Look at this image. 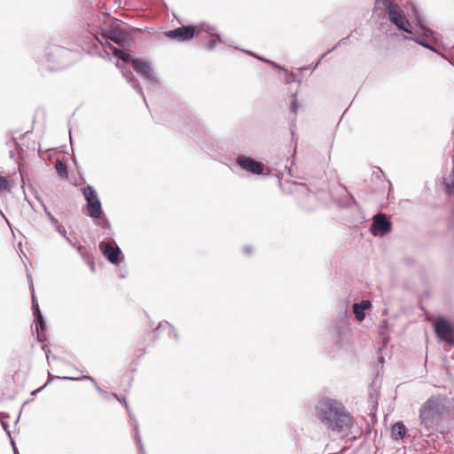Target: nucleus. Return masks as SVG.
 Segmentation results:
<instances>
[{"label": "nucleus", "instance_id": "1", "mask_svg": "<svg viewBox=\"0 0 454 454\" xmlns=\"http://www.w3.org/2000/svg\"><path fill=\"white\" fill-rule=\"evenodd\" d=\"M384 7L387 12L389 21L395 25L398 30L411 35L406 39L411 40L423 48L440 54L436 48L442 42V36L438 32L427 27L422 15L416 10H413L415 16V25L419 28V35H413L411 26L403 10L393 0H376L374 8Z\"/></svg>", "mask_w": 454, "mask_h": 454}, {"label": "nucleus", "instance_id": "2", "mask_svg": "<svg viewBox=\"0 0 454 454\" xmlns=\"http://www.w3.org/2000/svg\"><path fill=\"white\" fill-rule=\"evenodd\" d=\"M316 415L330 431L347 434L354 425V419L344 404L334 398L324 397L316 405Z\"/></svg>", "mask_w": 454, "mask_h": 454}, {"label": "nucleus", "instance_id": "3", "mask_svg": "<svg viewBox=\"0 0 454 454\" xmlns=\"http://www.w3.org/2000/svg\"><path fill=\"white\" fill-rule=\"evenodd\" d=\"M101 35L105 42H102L98 37H96V39L102 45L104 53L108 58L110 54H113L118 59L129 64L132 51L128 49H120L112 45V43H115L120 47H123L129 41V35L123 31L121 27L116 25L102 30Z\"/></svg>", "mask_w": 454, "mask_h": 454}, {"label": "nucleus", "instance_id": "4", "mask_svg": "<svg viewBox=\"0 0 454 454\" xmlns=\"http://www.w3.org/2000/svg\"><path fill=\"white\" fill-rule=\"evenodd\" d=\"M37 62L49 71H56L68 67L73 62V52L65 47L49 43Z\"/></svg>", "mask_w": 454, "mask_h": 454}, {"label": "nucleus", "instance_id": "5", "mask_svg": "<svg viewBox=\"0 0 454 454\" xmlns=\"http://www.w3.org/2000/svg\"><path fill=\"white\" fill-rule=\"evenodd\" d=\"M447 409V399L442 395L428 398L420 407L419 418L421 425L427 429L433 427L436 419H440Z\"/></svg>", "mask_w": 454, "mask_h": 454}, {"label": "nucleus", "instance_id": "6", "mask_svg": "<svg viewBox=\"0 0 454 454\" xmlns=\"http://www.w3.org/2000/svg\"><path fill=\"white\" fill-rule=\"evenodd\" d=\"M134 70L138 74L143 80L153 87H158L160 85L159 79L153 73L151 64L148 61L141 59H132V53L130 54V61Z\"/></svg>", "mask_w": 454, "mask_h": 454}, {"label": "nucleus", "instance_id": "7", "mask_svg": "<svg viewBox=\"0 0 454 454\" xmlns=\"http://www.w3.org/2000/svg\"><path fill=\"white\" fill-rule=\"evenodd\" d=\"M27 278L29 279V282H30V285H29V288L31 290V293H32V308H33V313H34V316H35V322H36V325H35V329H36V339L39 342L41 343H43L44 340H45V330H46V323H45V320L41 313V310L39 309V305L38 303L36 302L35 299V294H34V285H33V281H32V277L30 274L27 275Z\"/></svg>", "mask_w": 454, "mask_h": 454}, {"label": "nucleus", "instance_id": "8", "mask_svg": "<svg viewBox=\"0 0 454 454\" xmlns=\"http://www.w3.org/2000/svg\"><path fill=\"white\" fill-rule=\"evenodd\" d=\"M434 329L441 340L454 346V325L448 319L438 317L434 323Z\"/></svg>", "mask_w": 454, "mask_h": 454}, {"label": "nucleus", "instance_id": "9", "mask_svg": "<svg viewBox=\"0 0 454 454\" xmlns=\"http://www.w3.org/2000/svg\"><path fill=\"white\" fill-rule=\"evenodd\" d=\"M236 163L241 169L254 175H262L265 170V165L263 163L243 154H239L236 157Z\"/></svg>", "mask_w": 454, "mask_h": 454}, {"label": "nucleus", "instance_id": "10", "mask_svg": "<svg viewBox=\"0 0 454 454\" xmlns=\"http://www.w3.org/2000/svg\"><path fill=\"white\" fill-rule=\"evenodd\" d=\"M84 379H87L90 381H92L94 383V385L96 386V388L97 390L98 391V393L102 395V397L106 400H109L110 397H113L114 399H116L117 401L119 402H123L124 405H125V408L126 410L128 411V413L129 415V418L131 419H134V422H135V425H134V429H135V432H136V438H137V443L139 445V448H140V450L142 452H144V448H143V445H142V442H141V437L139 435V431H138V425H137V420L134 419V416L133 414L131 413L130 410H129V406L126 401L125 398H122L121 399L116 394L113 393L111 395L107 394L106 391H104L102 388H100L98 384L95 382V380L90 377V376H84L83 377Z\"/></svg>", "mask_w": 454, "mask_h": 454}, {"label": "nucleus", "instance_id": "11", "mask_svg": "<svg viewBox=\"0 0 454 454\" xmlns=\"http://www.w3.org/2000/svg\"><path fill=\"white\" fill-rule=\"evenodd\" d=\"M196 27L193 25L181 26L165 32V36L170 40L185 42L194 37Z\"/></svg>", "mask_w": 454, "mask_h": 454}, {"label": "nucleus", "instance_id": "12", "mask_svg": "<svg viewBox=\"0 0 454 454\" xmlns=\"http://www.w3.org/2000/svg\"><path fill=\"white\" fill-rule=\"evenodd\" d=\"M98 247L102 254L107 259V261L114 265H117L121 262V258H124L121 248L115 244H112L106 241H101Z\"/></svg>", "mask_w": 454, "mask_h": 454}, {"label": "nucleus", "instance_id": "13", "mask_svg": "<svg viewBox=\"0 0 454 454\" xmlns=\"http://www.w3.org/2000/svg\"><path fill=\"white\" fill-rule=\"evenodd\" d=\"M392 230V223L385 214H378L374 215L371 224L370 231L374 236H384Z\"/></svg>", "mask_w": 454, "mask_h": 454}, {"label": "nucleus", "instance_id": "14", "mask_svg": "<svg viewBox=\"0 0 454 454\" xmlns=\"http://www.w3.org/2000/svg\"><path fill=\"white\" fill-rule=\"evenodd\" d=\"M333 334L335 337V342L338 346L343 347L348 342L351 335V328L348 325H340L339 324H333Z\"/></svg>", "mask_w": 454, "mask_h": 454}, {"label": "nucleus", "instance_id": "15", "mask_svg": "<svg viewBox=\"0 0 454 454\" xmlns=\"http://www.w3.org/2000/svg\"><path fill=\"white\" fill-rule=\"evenodd\" d=\"M117 67L119 68H121V74L126 78L127 82L142 97L144 102L146 103V99H145V94L143 92V90H142L141 86L139 85V83L137 82V81L133 76L132 72L124 67L119 66L118 64H117Z\"/></svg>", "mask_w": 454, "mask_h": 454}, {"label": "nucleus", "instance_id": "16", "mask_svg": "<svg viewBox=\"0 0 454 454\" xmlns=\"http://www.w3.org/2000/svg\"><path fill=\"white\" fill-rule=\"evenodd\" d=\"M372 307V302L369 300H363L360 302L353 304V313L357 321L362 322L365 318V310Z\"/></svg>", "mask_w": 454, "mask_h": 454}, {"label": "nucleus", "instance_id": "17", "mask_svg": "<svg viewBox=\"0 0 454 454\" xmlns=\"http://www.w3.org/2000/svg\"><path fill=\"white\" fill-rule=\"evenodd\" d=\"M88 215L94 219H99L104 215L100 200L87 204Z\"/></svg>", "mask_w": 454, "mask_h": 454}, {"label": "nucleus", "instance_id": "18", "mask_svg": "<svg viewBox=\"0 0 454 454\" xmlns=\"http://www.w3.org/2000/svg\"><path fill=\"white\" fill-rule=\"evenodd\" d=\"M161 330H167L168 336L170 338H173L176 341H178L179 336L177 331L170 323H168V321H162L158 325L154 331L159 332Z\"/></svg>", "mask_w": 454, "mask_h": 454}, {"label": "nucleus", "instance_id": "19", "mask_svg": "<svg viewBox=\"0 0 454 454\" xmlns=\"http://www.w3.org/2000/svg\"><path fill=\"white\" fill-rule=\"evenodd\" d=\"M82 192L87 204L99 200L97 191L90 184L83 186L82 188Z\"/></svg>", "mask_w": 454, "mask_h": 454}, {"label": "nucleus", "instance_id": "20", "mask_svg": "<svg viewBox=\"0 0 454 454\" xmlns=\"http://www.w3.org/2000/svg\"><path fill=\"white\" fill-rule=\"evenodd\" d=\"M405 433L406 428L403 422H397L392 426L391 435L394 440L398 441L403 439Z\"/></svg>", "mask_w": 454, "mask_h": 454}, {"label": "nucleus", "instance_id": "21", "mask_svg": "<svg viewBox=\"0 0 454 454\" xmlns=\"http://www.w3.org/2000/svg\"><path fill=\"white\" fill-rule=\"evenodd\" d=\"M350 313L348 310L347 308L340 311L339 316L337 318H335L333 322V324H339L340 325H348L350 326L349 320H350Z\"/></svg>", "mask_w": 454, "mask_h": 454}, {"label": "nucleus", "instance_id": "22", "mask_svg": "<svg viewBox=\"0 0 454 454\" xmlns=\"http://www.w3.org/2000/svg\"><path fill=\"white\" fill-rule=\"evenodd\" d=\"M198 30L199 31H203V32H206L207 34H209L210 35L212 36H215L217 38V41L220 42V43H223L221 35L219 34H215L214 33V30L215 28L208 25V24H206V23H202L200 24L199 27H198Z\"/></svg>", "mask_w": 454, "mask_h": 454}, {"label": "nucleus", "instance_id": "23", "mask_svg": "<svg viewBox=\"0 0 454 454\" xmlns=\"http://www.w3.org/2000/svg\"><path fill=\"white\" fill-rule=\"evenodd\" d=\"M351 35H352V33H350L348 36H346V37H344V38L340 39V41H339V42H338V43H336V44H335L332 49H330V50H328L327 51H325V52L321 56V58L317 60V62L316 63V65H315V67H314V68H316V67L318 66V64L320 63V61H321V60H322V59H324L327 54H329L330 52H332V51H333L334 50H336V49H337V47H339V46H340V45L344 44V43H346V41H347V40L351 36Z\"/></svg>", "mask_w": 454, "mask_h": 454}, {"label": "nucleus", "instance_id": "24", "mask_svg": "<svg viewBox=\"0 0 454 454\" xmlns=\"http://www.w3.org/2000/svg\"><path fill=\"white\" fill-rule=\"evenodd\" d=\"M50 223L55 228V230L62 236L66 237V229L59 223L58 219L55 218L54 215H51L49 218Z\"/></svg>", "mask_w": 454, "mask_h": 454}, {"label": "nucleus", "instance_id": "25", "mask_svg": "<svg viewBox=\"0 0 454 454\" xmlns=\"http://www.w3.org/2000/svg\"><path fill=\"white\" fill-rule=\"evenodd\" d=\"M55 168L59 176H65L67 174V165L60 160L59 159L57 160L55 164Z\"/></svg>", "mask_w": 454, "mask_h": 454}, {"label": "nucleus", "instance_id": "26", "mask_svg": "<svg viewBox=\"0 0 454 454\" xmlns=\"http://www.w3.org/2000/svg\"><path fill=\"white\" fill-rule=\"evenodd\" d=\"M10 191L9 180L5 176H0V192Z\"/></svg>", "mask_w": 454, "mask_h": 454}, {"label": "nucleus", "instance_id": "27", "mask_svg": "<svg viewBox=\"0 0 454 454\" xmlns=\"http://www.w3.org/2000/svg\"><path fill=\"white\" fill-rule=\"evenodd\" d=\"M297 92H294L292 94V101H291V105H290V111L294 114H296L297 113V109H298V103H297Z\"/></svg>", "mask_w": 454, "mask_h": 454}, {"label": "nucleus", "instance_id": "28", "mask_svg": "<svg viewBox=\"0 0 454 454\" xmlns=\"http://www.w3.org/2000/svg\"><path fill=\"white\" fill-rule=\"evenodd\" d=\"M295 119H294L293 121H291L290 123V133L292 136V140L295 142L294 152L296 151L297 146V139L295 138Z\"/></svg>", "mask_w": 454, "mask_h": 454}, {"label": "nucleus", "instance_id": "29", "mask_svg": "<svg viewBox=\"0 0 454 454\" xmlns=\"http://www.w3.org/2000/svg\"><path fill=\"white\" fill-rule=\"evenodd\" d=\"M36 200L40 202V204L42 205L43 208V211L46 215V216L48 217V219L51 217V215H53L51 211L48 209L47 206L44 204L43 200H42V198L40 196H36L35 197Z\"/></svg>", "mask_w": 454, "mask_h": 454}, {"label": "nucleus", "instance_id": "30", "mask_svg": "<svg viewBox=\"0 0 454 454\" xmlns=\"http://www.w3.org/2000/svg\"><path fill=\"white\" fill-rule=\"evenodd\" d=\"M4 418H8V415H4V413H0V420L3 427L7 432V434L11 436V432L8 430V424L4 420Z\"/></svg>", "mask_w": 454, "mask_h": 454}, {"label": "nucleus", "instance_id": "31", "mask_svg": "<svg viewBox=\"0 0 454 454\" xmlns=\"http://www.w3.org/2000/svg\"><path fill=\"white\" fill-rule=\"evenodd\" d=\"M63 238L67 240V242L71 247H76V248H77V250H78L79 252H81V250H82V246L76 247L75 243H74V242H73V241L68 238V236H67V232H66V237H63Z\"/></svg>", "mask_w": 454, "mask_h": 454}, {"label": "nucleus", "instance_id": "32", "mask_svg": "<svg viewBox=\"0 0 454 454\" xmlns=\"http://www.w3.org/2000/svg\"><path fill=\"white\" fill-rule=\"evenodd\" d=\"M48 376H49V379H48L47 382L43 387L33 391L32 395H35L36 393L40 392L43 387H45L53 380V377L51 376V374L49 372H48Z\"/></svg>", "mask_w": 454, "mask_h": 454}, {"label": "nucleus", "instance_id": "33", "mask_svg": "<svg viewBox=\"0 0 454 454\" xmlns=\"http://www.w3.org/2000/svg\"><path fill=\"white\" fill-rule=\"evenodd\" d=\"M100 226L103 229H110L111 225H110V223H109V221H108V219L106 217L102 219V221L100 223Z\"/></svg>", "mask_w": 454, "mask_h": 454}, {"label": "nucleus", "instance_id": "34", "mask_svg": "<svg viewBox=\"0 0 454 454\" xmlns=\"http://www.w3.org/2000/svg\"><path fill=\"white\" fill-rule=\"evenodd\" d=\"M243 252L246 255H251L253 254V247L251 246H246L243 248Z\"/></svg>", "mask_w": 454, "mask_h": 454}, {"label": "nucleus", "instance_id": "35", "mask_svg": "<svg viewBox=\"0 0 454 454\" xmlns=\"http://www.w3.org/2000/svg\"><path fill=\"white\" fill-rule=\"evenodd\" d=\"M262 60V59H261ZM263 61L267 62V63H270V65H272L274 67L278 68V69H281V70H284V71H286V69H285L283 67H281L280 65L275 63V62H272V61H270V60H267V59H263Z\"/></svg>", "mask_w": 454, "mask_h": 454}, {"label": "nucleus", "instance_id": "36", "mask_svg": "<svg viewBox=\"0 0 454 454\" xmlns=\"http://www.w3.org/2000/svg\"><path fill=\"white\" fill-rule=\"evenodd\" d=\"M42 348L46 355L47 360L49 361L50 360V353H51L49 347L46 344H43Z\"/></svg>", "mask_w": 454, "mask_h": 454}, {"label": "nucleus", "instance_id": "37", "mask_svg": "<svg viewBox=\"0 0 454 454\" xmlns=\"http://www.w3.org/2000/svg\"><path fill=\"white\" fill-rule=\"evenodd\" d=\"M215 45H216V41L210 40L207 44V50L212 51L215 49Z\"/></svg>", "mask_w": 454, "mask_h": 454}, {"label": "nucleus", "instance_id": "38", "mask_svg": "<svg viewBox=\"0 0 454 454\" xmlns=\"http://www.w3.org/2000/svg\"><path fill=\"white\" fill-rule=\"evenodd\" d=\"M0 215H2V217L4 219V221L7 223V224L9 225V227H11V223L9 222L8 218L5 216V215L2 212V210L0 209Z\"/></svg>", "mask_w": 454, "mask_h": 454}, {"label": "nucleus", "instance_id": "39", "mask_svg": "<svg viewBox=\"0 0 454 454\" xmlns=\"http://www.w3.org/2000/svg\"><path fill=\"white\" fill-rule=\"evenodd\" d=\"M439 55L441 57H442L443 59H447L450 62V65L454 66V63L451 60L448 59V58L443 53L440 52Z\"/></svg>", "mask_w": 454, "mask_h": 454}, {"label": "nucleus", "instance_id": "40", "mask_svg": "<svg viewBox=\"0 0 454 454\" xmlns=\"http://www.w3.org/2000/svg\"><path fill=\"white\" fill-rule=\"evenodd\" d=\"M57 379H63V380H78L79 378H74V377H57Z\"/></svg>", "mask_w": 454, "mask_h": 454}, {"label": "nucleus", "instance_id": "41", "mask_svg": "<svg viewBox=\"0 0 454 454\" xmlns=\"http://www.w3.org/2000/svg\"><path fill=\"white\" fill-rule=\"evenodd\" d=\"M12 448H13L14 454H19L18 450H17V448L15 446V443H14V442L12 440Z\"/></svg>", "mask_w": 454, "mask_h": 454}, {"label": "nucleus", "instance_id": "42", "mask_svg": "<svg viewBox=\"0 0 454 454\" xmlns=\"http://www.w3.org/2000/svg\"><path fill=\"white\" fill-rule=\"evenodd\" d=\"M90 270H91L92 271H94V270H95L94 263H91V264H90Z\"/></svg>", "mask_w": 454, "mask_h": 454}, {"label": "nucleus", "instance_id": "43", "mask_svg": "<svg viewBox=\"0 0 454 454\" xmlns=\"http://www.w3.org/2000/svg\"><path fill=\"white\" fill-rule=\"evenodd\" d=\"M69 135L71 136V131L69 130ZM70 142L72 143L73 142V139L72 137H70Z\"/></svg>", "mask_w": 454, "mask_h": 454}]
</instances>
